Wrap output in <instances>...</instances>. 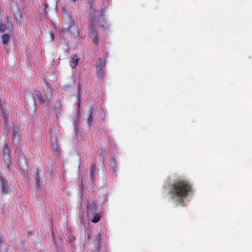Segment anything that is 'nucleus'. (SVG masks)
Listing matches in <instances>:
<instances>
[{
  "instance_id": "1",
  "label": "nucleus",
  "mask_w": 252,
  "mask_h": 252,
  "mask_svg": "<svg viewBox=\"0 0 252 252\" xmlns=\"http://www.w3.org/2000/svg\"><path fill=\"white\" fill-rule=\"evenodd\" d=\"M193 192L192 185L189 181L179 178L170 185L169 193L172 200L182 203Z\"/></svg>"
},
{
  "instance_id": "2",
  "label": "nucleus",
  "mask_w": 252,
  "mask_h": 252,
  "mask_svg": "<svg viewBox=\"0 0 252 252\" xmlns=\"http://www.w3.org/2000/svg\"><path fill=\"white\" fill-rule=\"evenodd\" d=\"M89 4H90V13L91 16V24L89 27L90 37L92 39L93 43L97 45L99 43L97 32L95 28L99 27L101 23V16L96 14L95 10L93 6V0H87Z\"/></svg>"
},
{
  "instance_id": "3",
  "label": "nucleus",
  "mask_w": 252,
  "mask_h": 252,
  "mask_svg": "<svg viewBox=\"0 0 252 252\" xmlns=\"http://www.w3.org/2000/svg\"><path fill=\"white\" fill-rule=\"evenodd\" d=\"M106 64V61L99 59L96 62L95 67L97 73L100 77H103L104 74V67Z\"/></svg>"
},
{
  "instance_id": "4",
  "label": "nucleus",
  "mask_w": 252,
  "mask_h": 252,
  "mask_svg": "<svg viewBox=\"0 0 252 252\" xmlns=\"http://www.w3.org/2000/svg\"><path fill=\"white\" fill-rule=\"evenodd\" d=\"M97 210L94 202L89 203L87 205V214L89 217L94 215L96 213Z\"/></svg>"
},
{
  "instance_id": "5",
  "label": "nucleus",
  "mask_w": 252,
  "mask_h": 252,
  "mask_svg": "<svg viewBox=\"0 0 252 252\" xmlns=\"http://www.w3.org/2000/svg\"><path fill=\"white\" fill-rule=\"evenodd\" d=\"M0 178L1 182L2 192L3 193H7L9 192V188L7 186V180L4 177L1 176Z\"/></svg>"
},
{
  "instance_id": "6",
  "label": "nucleus",
  "mask_w": 252,
  "mask_h": 252,
  "mask_svg": "<svg viewBox=\"0 0 252 252\" xmlns=\"http://www.w3.org/2000/svg\"><path fill=\"white\" fill-rule=\"evenodd\" d=\"M3 156L5 158V160H7V165H9L10 163V151L6 144H4Z\"/></svg>"
},
{
  "instance_id": "7",
  "label": "nucleus",
  "mask_w": 252,
  "mask_h": 252,
  "mask_svg": "<svg viewBox=\"0 0 252 252\" xmlns=\"http://www.w3.org/2000/svg\"><path fill=\"white\" fill-rule=\"evenodd\" d=\"M41 169L37 168L36 173L34 175L35 186L37 189H39L40 187V173H41Z\"/></svg>"
},
{
  "instance_id": "8",
  "label": "nucleus",
  "mask_w": 252,
  "mask_h": 252,
  "mask_svg": "<svg viewBox=\"0 0 252 252\" xmlns=\"http://www.w3.org/2000/svg\"><path fill=\"white\" fill-rule=\"evenodd\" d=\"M20 137L19 130L17 126H14L13 129L12 140L17 144L18 138Z\"/></svg>"
},
{
  "instance_id": "9",
  "label": "nucleus",
  "mask_w": 252,
  "mask_h": 252,
  "mask_svg": "<svg viewBox=\"0 0 252 252\" xmlns=\"http://www.w3.org/2000/svg\"><path fill=\"white\" fill-rule=\"evenodd\" d=\"M80 59L77 55H74L70 61V66L71 68H74L78 64V62Z\"/></svg>"
},
{
  "instance_id": "10",
  "label": "nucleus",
  "mask_w": 252,
  "mask_h": 252,
  "mask_svg": "<svg viewBox=\"0 0 252 252\" xmlns=\"http://www.w3.org/2000/svg\"><path fill=\"white\" fill-rule=\"evenodd\" d=\"M34 94L37 98L39 99V100L41 103H43L45 101L44 97L42 94V93L40 91H35Z\"/></svg>"
},
{
  "instance_id": "11",
  "label": "nucleus",
  "mask_w": 252,
  "mask_h": 252,
  "mask_svg": "<svg viewBox=\"0 0 252 252\" xmlns=\"http://www.w3.org/2000/svg\"><path fill=\"white\" fill-rule=\"evenodd\" d=\"M94 109L93 107L90 108L89 116L87 119V123L89 126H91L94 121V117L93 116Z\"/></svg>"
},
{
  "instance_id": "12",
  "label": "nucleus",
  "mask_w": 252,
  "mask_h": 252,
  "mask_svg": "<svg viewBox=\"0 0 252 252\" xmlns=\"http://www.w3.org/2000/svg\"><path fill=\"white\" fill-rule=\"evenodd\" d=\"M2 43L4 45L8 44L10 40V36L8 34H3L1 36Z\"/></svg>"
},
{
  "instance_id": "13",
  "label": "nucleus",
  "mask_w": 252,
  "mask_h": 252,
  "mask_svg": "<svg viewBox=\"0 0 252 252\" xmlns=\"http://www.w3.org/2000/svg\"><path fill=\"white\" fill-rule=\"evenodd\" d=\"M95 174V167L94 165H92L90 168V176L92 180H93V178Z\"/></svg>"
},
{
  "instance_id": "14",
  "label": "nucleus",
  "mask_w": 252,
  "mask_h": 252,
  "mask_svg": "<svg viewBox=\"0 0 252 252\" xmlns=\"http://www.w3.org/2000/svg\"><path fill=\"white\" fill-rule=\"evenodd\" d=\"M91 216H94L93 219L92 220V222L97 223L99 221L100 217L98 214L95 213V214H94V215H91Z\"/></svg>"
},
{
  "instance_id": "15",
  "label": "nucleus",
  "mask_w": 252,
  "mask_h": 252,
  "mask_svg": "<svg viewBox=\"0 0 252 252\" xmlns=\"http://www.w3.org/2000/svg\"><path fill=\"white\" fill-rule=\"evenodd\" d=\"M110 164L111 165L113 166L114 170L115 169L116 167V160L114 158H112L110 160Z\"/></svg>"
},
{
  "instance_id": "16",
  "label": "nucleus",
  "mask_w": 252,
  "mask_h": 252,
  "mask_svg": "<svg viewBox=\"0 0 252 252\" xmlns=\"http://www.w3.org/2000/svg\"><path fill=\"white\" fill-rule=\"evenodd\" d=\"M7 29V26L5 24H0V32H3Z\"/></svg>"
},
{
  "instance_id": "17",
  "label": "nucleus",
  "mask_w": 252,
  "mask_h": 252,
  "mask_svg": "<svg viewBox=\"0 0 252 252\" xmlns=\"http://www.w3.org/2000/svg\"><path fill=\"white\" fill-rule=\"evenodd\" d=\"M10 130V126H6V127L5 128V131H4L3 135H5V136L7 135L8 132Z\"/></svg>"
},
{
  "instance_id": "18",
  "label": "nucleus",
  "mask_w": 252,
  "mask_h": 252,
  "mask_svg": "<svg viewBox=\"0 0 252 252\" xmlns=\"http://www.w3.org/2000/svg\"><path fill=\"white\" fill-rule=\"evenodd\" d=\"M78 106H79L80 105V96H79V94H80V87H78Z\"/></svg>"
},
{
  "instance_id": "19",
  "label": "nucleus",
  "mask_w": 252,
  "mask_h": 252,
  "mask_svg": "<svg viewBox=\"0 0 252 252\" xmlns=\"http://www.w3.org/2000/svg\"><path fill=\"white\" fill-rule=\"evenodd\" d=\"M50 34L51 40H53L54 38V33H53V31H51L50 32Z\"/></svg>"
},
{
  "instance_id": "20",
  "label": "nucleus",
  "mask_w": 252,
  "mask_h": 252,
  "mask_svg": "<svg viewBox=\"0 0 252 252\" xmlns=\"http://www.w3.org/2000/svg\"><path fill=\"white\" fill-rule=\"evenodd\" d=\"M3 243L2 238L0 236V245Z\"/></svg>"
},
{
  "instance_id": "21",
  "label": "nucleus",
  "mask_w": 252,
  "mask_h": 252,
  "mask_svg": "<svg viewBox=\"0 0 252 252\" xmlns=\"http://www.w3.org/2000/svg\"><path fill=\"white\" fill-rule=\"evenodd\" d=\"M73 1H75L76 0H72Z\"/></svg>"
}]
</instances>
